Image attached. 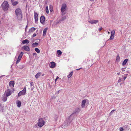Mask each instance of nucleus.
I'll list each match as a JSON object with an SVG mask.
<instances>
[{
	"label": "nucleus",
	"mask_w": 131,
	"mask_h": 131,
	"mask_svg": "<svg viewBox=\"0 0 131 131\" xmlns=\"http://www.w3.org/2000/svg\"><path fill=\"white\" fill-rule=\"evenodd\" d=\"M122 81V79L121 78H119V79L118 80V82H120Z\"/></svg>",
	"instance_id": "4c0bfd02"
},
{
	"label": "nucleus",
	"mask_w": 131,
	"mask_h": 131,
	"mask_svg": "<svg viewBox=\"0 0 131 131\" xmlns=\"http://www.w3.org/2000/svg\"><path fill=\"white\" fill-rule=\"evenodd\" d=\"M18 58L20 59H21V57L18 56Z\"/></svg>",
	"instance_id": "49530a36"
},
{
	"label": "nucleus",
	"mask_w": 131,
	"mask_h": 131,
	"mask_svg": "<svg viewBox=\"0 0 131 131\" xmlns=\"http://www.w3.org/2000/svg\"><path fill=\"white\" fill-rule=\"evenodd\" d=\"M4 110V106L1 103H0V111L3 112Z\"/></svg>",
	"instance_id": "6ab92c4d"
},
{
	"label": "nucleus",
	"mask_w": 131,
	"mask_h": 131,
	"mask_svg": "<svg viewBox=\"0 0 131 131\" xmlns=\"http://www.w3.org/2000/svg\"><path fill=\"white\" fill-rule=\"evenodd\" d=\"M15 84V82L13 81H11L9 82V85L10 86H12L13 87H14Z\"/></svg>",
	"instance_id": "2eb2a0df"
},
{
	"label": "nucleus",
	"mask_w": 131,
	"mask_h": 131,
	"mask_svg": "<svg viewBox=\"0 0 131 131\" xmlns=\"http://www.w3.org/2000/svg\"><path fill=\"white\" fill-rule=\"evenodd\" d=\"M7 100V98L6 97H5L3 98V100L4 102H5Z\"/></svg>",
	"instance_id": "2f4dec72"
},
{
	"label": "nucleus",
	"mask_w": 131,
	"mask_h": 131,
	"mask_svg": "<svg viewBox=\"0 0 131 131\" xmlns=\"http://www.w3.org/2000/svg\"><path fill=\"white\" fill-rule=\"evenodd\" d=\"M24 54V52H21V53H20V54H19V56H20L21 57V58H22V56Z\"/></svg>",
	"instance_id": "473e14b6"
},
{
	"label": "nucleus",
	"mask_w": 131,
	"mask_h": 131,
	"mask_svg": "<svg viewBox=\"0 0 131 131\" xmlns=\"http://www.w3.org/2000/svg\"><path fill=\"white\" fill-rule=\"evenodd\" d=\"M67 7V5L66 4L64 3L62 4L61 8V12H64L66 9Z\"/></svg>",
	"instance_id": "423d86ee"
},
{
	"label": "nucleus",
	"mask_w": 131,
	"mask_h": 131,
	"mask_svg": "<svg viewBox=\"0 0 131 131\" xmlns=\"http://www.w3.org/2000/svg\"><path fill=\"white\" fill-rule=\"evenodd\" d=\"M62 15L63 16L66 14V12H62Z\"/></svg>",
	"instance_id": "e433bc0d"
},
{
	"label": "nucleus",
	"mask_w": 131,
	"mask_h": 131,
	"mask_svg": "<svg viewBox=\"0 0 131 131\" xmlns=\"http://www.w3.org/2000/svg\"><path fill=\"white\" fill-rule=\"evenodd\" d=\"M125 75L126 76H127V74H125Z\"/></svg>",
	"instance_id": "4d7b16f0"
},
{
	"label": "nucleus",
	"mask_w": 131,
	"mask_h": 131,
	"mask_svg": "<svg viewBox=\"0 0 131 131\" xmlns=\"http://www.w3.org/2000/svg\"><path fill=\"white\" fill-rule=\"evenodd\" d=\"M56 66V63L53 61H52L50 62L49 64V66L51 68H54Z\"/></svg>",
	"instance_id": "6e6552de"
},
{
	"label": "nucleus",
	"mask_w": 131,
	"mask_h": 131,
	"mask_svg": "<svg viewBox=\"0 0 131 131\" xmlns=\"http://www.w3.org/2000/svg\"><path fill=\"white\" fill-rule=\"evenodd\" d=\"M17 60H19V61H20V60L21 59H17Z\"/></svg>",
	"instance_id": "864d4df0"
},
{
	"label": "nucleus",
	"mask_w": 131,
	"mask_h": 131,
	"mask_svg": "<svg viewBox=\"0 0 131 131\" xmlns=\"http://www.w3.org/2000/svg\"><path fill=\"white\" fill-rule=\"evenodd\" d=\"M87 100V99H84L82 101L81 105L82 108L85 107V104L86 103Z\"/></svg>",
	"instance_id": "1a4fd4ad"
},
{
	"label": "nucleus",
	"mask_w": 131,
	"mask_h": 131,
	"mask_svg": "<svg viewBox=\"0 0 131 131\" xmlns=\"http://www.w3.org/2000/svg\"><path fill=\"white\" fill-rule=\"evenodd\" d=\"M58 91L57 92V93H59V91ZM57 93V92L56 93Z\"/></svg>",
	"instance_id": "6e6d98bb"
},
{
	"label": "nucleus",
	"mask_w": 131,
	"mask_h": 131,
	"mask_svg": "<svg viewBox=\"0 0 131 131\" xmlns=\"http://www.w3.org/2000/svg\"><path fill=\"white\" fill-rule=\"evenodd\" d=\"M35 28L34 27H32L29 30V31L30 32H32L35 30Z\"/></svg>",
	"instance_id": "5701e85b"
},
{
	"label": "nucleus",
	"mask_w": 131,
	"mask_h": 131,
	"mask_svg": "<svg viewBox=\"0 0 131 131\" xmlns=\"http://www.w3.org/2000/svg\"><path fill=\"white\" fill-rule=\"evenodd\" d=\"M57 52L58 55H60L62 54V52L60 50H58L57 51Z\"/></svg>",
	"instance_id": "cd10ccee"
},
{
	"label": "nucleus",
	"mask_w": 131,
	"mask_h": 131,
	"mask_svg": "<svg viewBox=\"0 0 131 131\" xmlns=\"http://www.w3.org/2000/svg\"><path fill=\"white\" fill-rule=\"evenodd\" d=\"M15 13L18 19L19 20H21L23 17V15L21 9L19 8H17L15 11Z\"/></svg>",
	"instance_id": "f257e3e1"
},
{
	"label": "nucleus",
	"mask_w": 131,
	"mask_h": 131,
	"mask_svg": "<svg viewBox=\"0 0 131 131\" xmlns=\"http://www.w3.org/2000/svg\"><path fill=\"white\" fill-rule=\"evenodd\" d=\"M117 74L118 75H119L120 74V73L119 72L117 73Z\"/></svg>",
	"instance_id": "603ef678"
},
{
	"label": "nucleus",
	"mask_w": 131,
	"mask_h": 131,
	"mask_svg": "<svg viewBox=\"0 0 131 131\" xmlns=\"http://www.w3.org/2000/svg\"><path fill=\"white\" fill-rule=\"evenodd\" d=\"M124 127L125 128H127V125H125Z\"/></svg>",
	"instance_id": "a18cd8bd"
},
{
	"label": "nucleus",
	"mask_w": 131,
	"mask_h": 131,
	"mask_svg": "<svg viewBox=\"0 0 131 131\" xmlns=\"http://www.w3.org/2000/svg\"><path fill=\"white\" fill-rule=\"evenodd\" d=\"M6 96L8 97L11 95L12 92L9 89H8L7 92H6Z\"/></svg>",
	"instance_id": "4468645a"
},
{
	"label": "nucleus",
	"mask_w": 131,
	"mask_h": 131,
	"mask_svg": "<svg viewBox=\"0 0 131 131\" xmlns=\"http://www.w3.org/2000/svg\"><path fill=\"white\" fill-rule=\"evenodd\" d=\"M38 45V43L37 42H35L33 43L32 45V47H36Z\"/></svg>",
	"instance_id": "b1692460"
},
{
	"label": "nucleus",
	"mask_w": 131,
	"mask_h": 131,
	"mask_svg": "<svg viewBox=\"0 0 131 131\" xmlns=\"http://www.w3.org/2000/svg\"><path fill=\"white\" fill-rule=\"evenodd\" d=\"M34 17L35 21L36 23L38 21V14L36 12H34Z\"/></svg>",
	"instance_id": "9d476101"
},
{
	"label": "nucleus",
	"mask_w": 131,
	"mask_h": 131,
	"mask_svg": "<svg viewBox=\"0 0 131 131\" xmlns=\"http://www.w3.org/2000/svg\"><path fill=\"white\" fill-rule=\"evenodd\" d=\"M81 68H80L79 69H76V70L77 71L79 70H80V69H81Z\"/></svg>",
	"instance_id": "8fccbe9b"
},
{
	"label": "nucleus",
	"mask_w": 131,
	"mask_h": 131,
	"mask_svg": "<svg viewBox=\"0 0 131 131\" xmlns=\"http://www.w3.org/2000/svg\"><path fill=\"white\" fill-rule=\"evenodd\" d=\"M38 121V126L40 127H42L45 123V121L43 120V119L42 118H40L39 119Z\"/></svg>",
	"instance_id": "20e7f679"
},
{
	"label": "nucleus",
	"mask_w": 131,
	"mask_h": 131,
	"mask_svg": "<svg viewBox=\"0 0 131 131\" xmlns=\"http://www.w3.org/2000/svg\"><path fill=\"white\" fill-rule=\"evenodd\" d=\"M125 68H122V71H124V69H125Z\"/></svg>",
	"instance_id": "c03bdc74"
},
{
	"label": "nucleus",
	"mask_w": 131,
	"mask_h": 131,
	"mask_svg": "<svg viewBox=\"0 0 131 131\" xmlns=\"http://www.w3.org/2000/svg\"><path fill=\"white\" fill-rule=\"evenodd\" d=\"M124 130V129L123 127H120L119 128L120 131H123Z\"/></svg>",
	"instance_id": "c9c22d12"
},
{
	"label": "nucleus",
	"mask_w": 131,
	"mask_h": 131,
	"mask_svg": "<svg viewBox=\"0 0 131 131\" xmlns=\"http://www.w3.org/2000/svg\"><path fill=\"white\" fill-rule=\"evenodd\" d=\"M46 11L47 13L48 14L49 13V10L48 9V6H47L46 7Z\"/></svg>",
	"instance_id": "7c9ffc66"
},
{
	"label": "nucleus",
	"mask_w": 131,
	"mask_h": 131,
	"mask_svg": "<svg viewBox=\"0 0 131 131\" xmlns=\"http://www.w3.org/2000/svg\"><path fill=\"white\" fill-rule=\"evenodd\" d=\"M1 20H0V24H1Z\"/></svg>",
	"instance_id": "052dcab7"
},
{
	"label": "nucleus",
	"mask_w": 131,
	"mask_h": 131,
	"mask_svg": "<svg viewBox=\"0 0 131 131\" xmlns=\"http://www.w3.org/2000/svg\"><path fill=\"white\" fill-rule=\"evenodd\" d=\"M50 10L51 12H52L53 11V7L51 5H50Z\"/></svg>",
	"instance_id": "c756f323"
},
{
	"label": "nucleus",
	"mask_w": 131,
	"mask_h": 131,
	"mask_svg": "<svg viewBox=\"0 0 131 131\" xmlns=\"http://www.w3.org/2000/svg\"><path fill=\"white\" fill-rule=\"evenodd\" d=\"M102 29V27H101L99 29V31H101V30Z\"/></svg>",
	"instance_id": "79ce46f5"
},
{
	"label": "nucleus",
	"mask_w": 131,
	"mask_h": 131,
	"mask_svg": "<svg viewBox=\"0 0 131 131\" xmlns=\"http://www.w3.org/2000/svg\"><path fill=\"white\" fill-rule=\"evenodd\" d=\"M47 28H46L43 30V36H45L46 35L47 32Z\"/></svg>",
	"instance_id": "412c9836"
},
{
	"label": "nucleus",
	"mask_w": 131,
	"mask_h": 131,
	"mask_svg": "<svg viewBox=\"0 0 131 131\" xmlns=\"http://www.w3.org/2000/svg\"><path fill=\"white\" fill-rule=\"evenodd\" d=\"M88 22L92 24H96L99 21L97 20H89Z\"/></svg>",
	"instance_id": "f8f14e48"
},
{
	"label": "nucleus",
	"mask_w": 131,
	"mask_h": 131,
	"mask_svg": "<svg viewBox=\"0 0 131 131\" xmlns=\"http://www.w3.org/2000/svg\"><path fill=\"white\" fill-rule=\"evenodd\" d=\"M34 127L35 128H36L37 127V124H36L35 126H34Z\"/></svg>",
	"instance_id": "09e8293b"
},
{
	"label": "nucleus",
	"mask_w": 131,
	"mask_h": 131,
	"mask_svg": "<svg viewBox=\"0 0 131 131\" xmlns=\"http://www.w3.org/2000/svg\"><path fill=\"white\" fill-rule=\"evenodd\" d=\"M41 73L40 72H38L35 76L36 78L37 79H38Z\"/></svg>",
	"instance_id": "393cba45"
},
{
	"label": "nucleus",
	"mask_w": 131,
	"mask_h": 131,
	"mask_svg": "<svg viewBox=\"0 0 131 131\" xmlns=\"http://www.w3.org/2000/svg\"><path fill=\"white\" fill-rule=\"evenodd\" d=\"M17 106L19 107H20L21 104V102L19 100H18L17 101Z\"/></svg>",
	"instance_id": "4be33fe9"
},
{
	"label": "nucleus",
	"mask_w": 131,
	"mask_h": 131,
	"mask_svg": "<svg viewBox=\"0 0 131 131\" xmlns=\"http://www.w3.org/2000/svg\"><path fill=\"white\" fill-rule=\"evenodd\" d=\"M73 72L72 71H71L70 73L67 76V77L68 78H70L72 75L73 74Z\"/></svg>",
	"instance_id": "bb28decb"
},
{
	"label": "nucleus",
	"mask_w": 131,
	"mask_h": 131,
	"mask_svg": "<svg viewBox=\"0 0 131 131\" xmlns=\"http://www.w3.org/2000/svg\"><path fill=\"white\" fill-rule=\"evenodd\" d=\"M115 31L114 30L111 31V35L110 37V38L108 39V40H112L113 39L115 34Z\"/></svg>",
	"instance_id": "0eeeda50"
},
{
	"label": "nucleus",
	"mask_w": 131,
	"mask_h": 131,
	"mask_svg": "<svg viewBox=\"0 0 131 131\" xmlns=\"http://www.w3.org/2000/svg\"><path fill=\"white\" fill-rule=\"evenodd\" d=\"M45 18L44 16H41L40 18V23L43 24V23L45 21Z\"/></svg>",
	"instance_id": "9b49d317"
},
{
	"label": "nucleus",
	"mask_w": 131,
	"mask_h": 131,
	"mask_svg": "<svg viewBox=\"0 0 131 131\" xmlns=\"http://www.w3.org/2000/svg\"><path fill=\"white\" fill-rule=\"evenodd\" d=\"M26 92V88L25 87L22 91H20L18 94V96H19L22 95H24L25 94Z\"/></svg>",
	"instance_id": "39448f33"
},
{
	"label": "nucleus",
	"mask_w": 131,
	"mask_h": 131,
	"mask_svg": "<svg viewBox=\"0 0 131 131\" xmlns=\"http://www.w3.org/2000/svg\"><path fill=\"white\" fill-rule=\"evenodd\" d=\"M59 78V77L58 76H57L56 77V79L55 80V82H56V81L58 80V79Z\"/></svg>",
	"instance_id": "ea45409f"
},
{
	"label": "nucleus",
	"mask_w": 131,
	"mask_h": 131,
	"mask_svg": "<svg viewBox=\"0 0 131 131\" xmlns=\"http://www.w3.org/2000/svg\"><path fill=\"white\" fill-rule=\"evenodd\" d=\"M66 19V16H63V17H61L60 19L59 20V21H58V23H60V22L64 21Z\"/></svg>",
	"instance_id": "f3484780"
},
{
	"label": "nucleus",
	"mask_w": 131,
	"mask_h": 131,
	"mask_svg": "<svg viewBox=\"0 0 131 131\" xmlns=\"http://www.w3.org/2000/svg\"><path fill=\"white\" fill-rule=\"evenodd\" d=\"M27 25L26 26V27L25 28V31H26V29H27Z\"/></svg>",
	"instance_id": "5fc2aeb1"
},
{
	"label": "nucleus",
	"mask_w": 131,
	"mask_h": 131,
	"mask_svg": "<svg viewBox=\"0 0 131 131\" xmlns=\"http://www.w3.org/2000/svg\"><path fill=\"white\" fill-rule=\"evenodd\" d=\"M30 84L31 87H32V86L34 85L33 82H31L30 83Z\"/></svg>",
	"instance_id": "f704fd0d"
},
{
	"label": "nucleus",
	"mask_w": 131,
	"mask_h": 131,
	"mask_svg": "<svg viewBox=\"0 0 131 131\" xmlns=\"http://www.w3.org/2000/svg\"><path fill=\"white\" fill-rule=\"evenodd\" d=\"M94 0H90V1L91 2H93L94 1Z\"/></svg>",
	"instance_id": "13d9d810"
},
{
	"label": "nucleus",
	"mask_w": 131,
	"mask_h": 131,
	"mask_svg": "<svg viewBox=\"0 0 131 131\" xmlns=\"http://www.w3.org/2000/svg\"><path fill=\"white\" fill-rule=\"evenodd\" d=\"M120 58L119 55H118L116 57V61L119 62L120 60Z\"/></svg>",
	"instance_id": "a878e982"
},
{
	"label": "nucleus",
	"mask_w": 131,
	"mask_h": 131,
	"mask_svg": "<svg viewBox=\"0 0 131 131\" xmlns=\"http://www.w3.org/2000/svg\"><path fill=\"white\" fill-rule=\"evenodd\" d=\"M29 42V41L27 39H25L22 41V43L23 44L28 43Z\"/></svg>",
	"instance_id": "a211bd4d"
},
{
	"label": "nucleus",
	"mask_w": 131,
	"mask_h": 131,
	"mask_svg": "<svg viewBox=\"0 0 131 131\" xmlns=\"http://www.w3.org/2000/svg\"><path fill=\"white\" fill-rule=\"evenodd\" d=\"M81 110L80 108H76L73 113L69 117V118L68 119V121L69 120V121L67 123V124H70L71 121H70V120L71 118L72 117H73L74 115V114H76L77 113H79L80 111Z\"/></svg>",
	"instance_id": "7ed1b4c3"
},
{
	"label": "nucleus",
	"mask_w": 131,
	"mask_h": 131,
	"mask_svg": "<svg viewBox=\"0 0 131 131\" xmlns=\"http://www.w3.org/2000/svg\"><path fill=\"white\" fill-rule=\"evenodd\" d=\"M36 35V34L35 33H34L32 36V37H35Z\"/></svg>",
	"instance_id": "58836bf2"
},
{
	"label": "nucleus",
	"mask_w": 131,
	"mask_h": 131,
	"mask_svg": "<svg viewBox=\"0 0 131 131\" xmlns=\"http://www.w3.org/2000/svg\"><path fill=\"white\" fill-rule=\"evenodd\" d=\"M22 48H23L25 51H29L30 50L29 47L27 46H24Z\"/></svg>",
	"instance_id": "ddd939ff"
},
{
	"label": "nucleus",
	"mask_w": 131,
	"mask_h": 131,
	"mask_svg": "<svg viewBox=\"0 0 131 131\" xmlns=\"http://www.w3.org/2000/svg\"><path fill=\"white\" fill-rule=\"evenodd\" d=\"M37 55V54L36 53H34L33 54V56H36Z\"/></svg>",
	"instance_id": "a19ab883"
},
{
	"label": "nucleus",
	"mask_w": 131,
	"mask_h": 131,
	"mask_svg": "<svg viewBox=\"0 0 131 131\" xmlns=\"http://www.w3.org/2000/svg\"><path fill=\"white\" fill-rule=\"evenodd\" d=\"M35 51L37 53H39L40 52V50L39 49L37 48H35Z\"/></svg>",
	"instance_id": "c85d7f7f"
},
{
	"label": "nucleus",
	"mask_w": 131,
	"mask_h": 131,
	"mask_svg": "<svg viewBox=\"0 0 131 131\" xmlns=\"http://www.w3.org/2000/svg\"><path fill=\"white\" fill-rule=\"evenodd\" d=\"M31 91H32L34 89V88H32V87H31Z\"/></svg>",
	"instance_id": "3c124183"
},
{
	"label": "nucleus",
	"mask_w": 131,
	"mask_h": 131,
	"mask_svg": "<svg viewBox=\"0 0 131 131\" xmlns=\"http://www.w3.org/2000/svg\"><path fill=\"white\" fill-rule=\"evenodd\" d=\"M20 61H19V60H17V61H16V63L17 64Z\"/></svg>",
	"instance_id": "37998d69"
},
{
	"label": "nucleus",
	"mask_w": 131,
	"mask_h": 131,
	"mask_svg": "<svg viewBox=\"0 0 131 131\" xmlns=\"http://www.w3.org/2000/svg\"><path fill=\"white\" fill-rule=\"evenodd\" d=\"M126 77H127L126 76L124 77V78H124V80H125L126 79Z\"/></svg>",
	"instance_id": "de8ad7c7"
},
{
	"label": "nucleus",
	"mask_w": 131,
	"mask_h": 131,
	"mask_svg": "<svg viewBox=\"0 0 131 131\" xmlns=\"http://www.w3.org/2000/svg\"><path fill=\"white\" fill-rule=\"evenodd\" d=\"M115 111V110H113L110 113V115H112V114L113 113L114 111Z\"/></svg>",
	"instance_id": "72a5a7b5"
},
{
	"label": "nucleus",
	"mask_w": 131,
	"mask_h": 131,
	"mask_svg": "<svg viewBox=\"0 0 131 131\" xmlns=\"http://www.w3.org/2000/svg\"><path fill=\"white\" fill-rule=\"evenodd\" d=\"M1 7L4 12L7 11L9 8V5L8 2L4 1L2 4Z\"/></svg>",
	"instance_id": "f03ea898"
},
{
	"label": "nucleus",
	"mask_w": 131,
	"mask_h": 131,
	"mask_svg": "<svg viewBox=\"0 0 131 131\" xmlns=\"http://www.w3.org/2000/svg\"><path fill=\"white\" fill-rule=\"evenodd\" d=\"M44 75V74H43L42 75V76H43V75Z\"/></svg>",
	"instance_id": "bf43d9fd"
},
{
	"label": "nucleus",
	"mask_w": 131,
	"mask_h": 131,
	"mask_svg": "<svg viewBox=\"0 0 131 131\" xmlns=\"http://www.w3.org/2000/svg\"><path fill=\"white\" fill-rule=\"evenodd\" d=\"M128 59H125L123 62L122 64L123 66H124L126 64V63L128 61Z\"/></svg>",
	"instance_id": "aec40b11"
},
{
	"label": "nucleus",
	"mask_w": 131,
	"mask_h": 131,
	"mask_svg": "<svg viewBox=\"0 0 131 131\" xmlns=\"http://www.w3.org/2000/svg\"><path fill=\"white\" fill-rule=\"evenodd\" d=\"M14 0H11V2L12 3V5L14 6H15L17 5V4H18V2L17 1H14Z\"/></svg>",
	"instance_id": "dca6fc26"
}]
</instances>
